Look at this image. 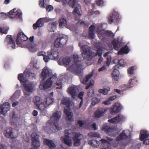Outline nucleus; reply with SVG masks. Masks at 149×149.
I'll use <instances>...</instances> for the list:
<instances>
[{"instance_id":"nucleus-1","label":"nucleus","mask_w":149,"mask_h":149,"mask_svg":"<svg viewBox=\"0 0 149 149\" xmlns=\"http://www.w3.org/2000/svg\"><path fill=\"white\" fill-rule=\"evenodd\" d=\"M62 63L61 62L60 59L58 61L59 65H61L62 63L65 67H67V70L72 72L73 74L78 75L82 82V83L86 84L89 79L93 75V73L90 74L86 76L85 78L83 79L82 71L84 69V67L81 64L80 61L79 60V58L77 55L73 54L72 56V61L70 63L71 60L70 58L67 57L63 58Z\"/></svg>"},{"instance_id":"nucleus-2","label":"nucleus","mask_w":149,"mask_h":149,"mask_svg":"<svg viewBox=\"0 0 149 149\" xmlns=\"http://www.w3.org/2000/svg\"><path fill=\"white\" fill-rule=\"evenodd\" d=\"M68 38L67 36L64 35H60L58 36L54 42V46L47 52V56L45 55L43 56V60L45 62H49L50 59L57 60L58 59L59 54L57 48L65 45Z\"/></svg>"},{"instance_id":"nucleus-3","label":"nucleus","mask_w":149,"mask_h":149,"mask_svg":"<svg viewBox=\"0 0 149 149\" xmlns=\"http://www.w3.org/2000/svg\"><path fill=\"white\" fill-rule=\"evenodd\" d=\"M79 45L81 50L82 51L81 55L83 59L85 61L90 60L92 59L93 56H102V49H106V48H104V45H102L100 43L99 44L100 46L97 48L96 53L91 52L90 47L88 46L84 45L82 42H80Z\"/></svg>"},{"instance_id":"nucleus-4","label":"nucleus","mask_w":149,"mask_h":149,"mask_svg":"<svg viewBox=\"0 0 149 149\" xmlns=\"http://www.w3.org/2000/svg\"><path fill=\"white\" fill-rule=\"evenodd\" d=\"M65 76V75L61 76L59 80L58 79L56 75L54 74L46 80L41 82L40 88L41 86L45 90L49 88L53 85L56 87V88L60 89L62 88V85L63 83L65 81L67 78L66 76L65 78H63Z\"/></svg>"},{"instance_id":"nucleus-5","label":"nucleus","mask_w":149,"mask_h":149,"mask_svg":"<svg viewBox=\"0 0 149 149\" xmlns=\"http://www.w3.org/2000/svg\"><path fill=\"white\" fill-rule=\"evenodd\" d=\"M65 136L61 137V140L67 145L69 146H72V141L71 138V134L74 135L73 138L74 145L75 146H79L80 144V140L83 137L80 133H73L70 130H66L65 131Z\"/></svg>"},{"instance_id":"nucleus-6","label":"nucleus","mask_w":149,"mask_h":149,"mask_svg":"<svg viewBox=\"0 0 149 149\" xmlns=\"http://www.w3.org/2000/svg\"><path fill=\"white\" fill-rule=\"evenodd\" d=\"M62 113L60 111H57L54 112L51 117L50 119L47 123V126L44 129L49 133H51L54 126L58 130L62 129V127L58 124L61 116Z\"/></svg>"},{"instance_id":"nucleus-7","label":"nucleus","mask_w":149,"mask_h":149,"mask_svg":"<svg viewBox=\"0 0 149 149\" xmlns=\"http://www.w3.org/2000/svg\"><path fill=\"white\" fill-rule=\"evenodd\" d=\"M26 76L25 74H19L18 76V79L22 83L24 95L29 96L35 90V85L33 82L30 81L26 79Z\"/></svg>"},{"instance_id":"nucleus-8","label":"nucleus","mask_w":149,"mask_h":149,"mask_svg":"<svg viewBox=\"0 0 149 149\" xmlns=\"http://www.w3.org/2000/svg\"><path fill=\"white\" fill-rule=\"evenodd\" d=\"M33 102L36 104L38 109L42 112L46 108L52 104L54 99L52 97H48L42 101L41 98L38 96L35 97L33 99Z\"/></svg>"},{"instance_id":"nucleus-9","label":"nucleus","mask_w":149,"mask_h":149,"mask_svg":"<svg viewBox=\"0 0 149 149\" xmlns=\"http://www.w3.org/2000/svg\"><path fill=\"white\" fill-rule=\"evenodd\" d=\"M130 132L127 130L123 131L116 138V142L112 139L107 137H106L104 139H102L100 141L103 145L109 143L114 147H116L118 146V141L126 139L128 137V135L130 137Z\"/></svg>"},{"instance_id":"nucleus-10","label":"nucleus","mask_w":149,"mask_h":149,"mask_svg":"<svg viewBox=\"0 0 149 149\" xmlns=\"http://www.w3.org/2000/svg\"><path fill=\"white\" fill-rule=\"evenodd\" d=\"M61 103L66 106L64 110V112L66 116V119L71 122L73 121V114L71 110L74 107L73 102L70 100L69 98L65 97L63 99Z\"/></svg>"},{"instance_id":"nucleus-11","label":"nucleus","mask_w":149,"mask_h":149,"mask_svg":"<svg viewBox=\"0 0 149 149\" xmlns=\"http://www.w3.org/2000/svg\"><path fill=\"white\" fill-rule=\"evenodd\" d=\"M59 2H62L65 4H68L72 7H75L73 11L74 17L75 20H79L81 15L80 6L76 2V0H55Z\"/></svg>"},{"instance_id":"nucleus-12","label":"nucleus","mask_w":149,"mask_h":149,"mask_svg":"<svg viewBox=\"0 0 149 149\" xmlns=\"http://www.w3.org/2000/svg\"><path fill=\"white\" fill-rule=\"evenodd\" d=\"M102 130L109 135L113 137H115L118 134L116 127H110L107 124H104L103 125Z\"/></svg>"},{"instance_id":"nucleus-13","label":"nucleus","mask_w":149,"mask_h":149,"mask_svg":"<svg viewBox=\"0 0 149 149\" xmlns=\"http://www.w3.org/2000/svg\"><path fill=\"white\" fill-rule=\"evenodd\" d=\"M52 70L47 67H45L42 70L40 76L42 81H44L48 77L53 76Z\"/></svg>"},{"instance_id":"nucleus-14","label":"nucleus","mask_w":149,"mask_h":149,"mask_svg":"<svg viewBox=\"0 0 149 149\" xmlns=\"http://www.w3.org/2000/svg\"><path fill=\"white\" fill-rule=\"evenodd\" d=\"M28 37L22 32L19 33L17 34V37L16 42L18 46L22 47L25 44V41L28 39Z\"/></svg>"},{"instance_id":"nucleus-15","label":"nucleus","mask_w":149,"mask_h":149,"mask_svg":"<svg viewBox=\"0 0 149 149\" xmlns=\"http://www.w3.org/2000/svg\"><path fill=\"white\" fill-rule=\"evenodd\" d=\"M8 14V17L10 18H15L21 19L22 18V14L21 10L16 8L10 11Z\"/></svg>"},{"instance_id":"nucleus-16","label":"nucleus","mask_w":149,"mask_h":149,"mask_svg":"<svg viewBox=\"0 0 149 149\" xmlns=\"http://www.w3.org/2000/svg\"><path fill=\"white\" fill-rule=\"evenodd\" d=\"M10 106L8 102H6L3 103L0 106V114L4 116H6L8 112L10 110Z\"/></svg>"},{"instance_id":"nucleus-17","label":"nucleus","mask_w":149,"mask_h":149,"mask_svg":"<svg viewBox=\"0 0 149 149\" xmlns=\"http://www.w3.org/2000/svg\"><path fill=\"white\" fill-rule=\"evenodd\" d=\"M122 108V105L120 104L116 103L109 109L110 113L112 115H114L118 113Z\"/></svg>"},{"instance_id":"nucleus-18","label":"nucleus","mask_w":149,"mask_h":149,"mask_svg":"<svg viewBox=\"0 0 149 149\" xmlns=\"http://www.w3.org/2000/svg\"><path fill=\"white\" fill-rule=\"evenodd\" d=\"M32 137V145L35 148H38L40 145V143L39 141V136L36 133H33L31 135Z\"/></svg>"},{"instance_id":"nucleus-19","label":"nucleus","mask_w":149,"mask_h":149,"mask_svg":"<svg viewBox=\"0 0 149 149\" xmlns=\"http://www.w3.org/2000/svg\"><path fill=\"white\" fill-rule=\"evenodd\" d=\"M126 117L123 115L120 114L116 117L111 119H109V122L112 123H117L120 122H123L125 120Z\"/></svg>"},{"instance_id":"nucleus-20","label":"nucleus","mask_w":149,"mask_h":149,"mask_svg":"<svg viewBox=\"0 0 149 149\" xmlns=\"http://www.w3.org/2000/svg\"><path fill=\"white\" fill-rule=\"evenodd\" d=\"M78 89L77 87L74 86L69 87L68 90V93L70 95L73 99H75L77 96Z\"/></svg>"},{"instance_id":"nucleus-21","label":"nucleus","mask_w":149,"mask_h":149,"mask_svg":"<svg viewBox=\"0 0 149 149\" xmlns=\"http://www.w3.org/2000/svg\"><path fill=\"white\" fill-rule=\"evenodd\" d=\"M4 135L6 137L14 139L16 137V135L13 131V129L9 127L7 129L3 132Z\"/></svg>"},{"instance_id":"nucleus-22","label":"nucleus","mask_w":149,"mask_h":149,"mask_svg":"<svg viewBox=\"0 0 149 149\" xmlns=\"http://www.w3.org/2000/svg\"><path fill=\"white\" fill-rule=\"evenodd\" d=\"M22 47L27 48L31 52H36L37 50L36 45L33 43H30L29 42L24 46H22Z\"/></svg>"},{"instance_id":"nucleus-23","label":"nucleus","mask_w":149,"mask_h":149,"mask_svg":"<svg viewBox=\"0 0 149 149\" xmlns=\"http://www.w3.org/2000/svg\"><path fill=\"white\" fill-rule=\"evenodd\" d=\"M119 14L118 12H115L109 17L108 22L110 24L115 22H118L119 21Z\"/></svg>"},{"instance_id":"nucleus-24","label":"nucleus","mask_w":149,"mask_h":149,"mask_svg":"<svg viewBox=\"0 0 149 149\" xmlns=\"http://www.w3.org/2000/svg\"><path fill=\"white\" fill-rule=\"evenodd\" d=\"M103 24H96V26L97 27V32L98 33L99 37L101 40H103V37L104 36H103V34H104L103 31H105L103 30L102 29Z\"/></svg>"},{"instance_id":"nucleus-25","label":"nucleus","mask_w":149,"mask_h":149,"mask_svg":"<svg viewBox=\"0 0 149 149\" xmlns=\"http://www.w3.org/2000/svg\"><path fill=\"white\" fill-rule=\"evenodd\" d=\"M5 41L8 43V45L11 47L13 49H15V42L13 41L11 36L9 35L7 36Z\"/></svg>"},{"instance_id":"nucleus-26","label":"nucleus","mask_w":149,"mask_h":149,"mask_svg":"<svg viewBox=\"0 0 149 149\" xmlns=\"http://www.w3.org/2000/svg\"><path fill=\"white\" fill-rule=\"evenodd\" d=\"M149 136V132L145 130H141L140 131V139L143 141L147 138Z\"/></svg>"},{"instance_id":"nucleus-27","label":"nucleus","mask_w":149,"mask_h":149,"mask_svg":"<svg viewBox=\"0 0 149 149\" xmlns=\"http://www.w3.org/2000/svg\"><path fill=\"white\" fill-rule=\"evenodd\" d=\"M58 23L56 21H54L50 22L48 25V29L50 32H54L56 28V25Z\"/></svg>"},{"instance_id":"nucleus-28","label":"nucleus","mask_w":149,"mask_h":149,"mask_svg":"<svg viewBox=\"0 0 149 149\" xmlns=\"http://www.w3.org/2000/svg\"><path fill=\"white\" fill-rule=\"evenodd\" d=\"M119 72L117 69L113 70L111 73L112 79L114 81H117L119 79Z\"/></svg>"},{"instance_id":"nucleus-29","label":"nucleus","mask_w":149,"mask_h":149,"mask_svg":"<svg viewBox=\"0 0 149 149\" xmlns=\"http://www.w3.org/2000/svg\"><path fill=\"white\" fill-rule=\"evenodd\" d=\"M95 26L93 24L91 25L89 28V36L91 39L94 38L95 37Z\"/></svg>"},{"instance_id":"nucleus-30","label":"nucleus","mask_w":149,"mask_h":149,"mask_svg":"<svg viewBox=\"0 0 149 149\" xmlns=\"http://www.w3.org/2000/svg\"><path fill=\"white\" fill-rule=\"evenodd\" d=\"M44 143L45 144L47 145L50 149H54L56 146L55 144L52 140L48 139H44Z\"/></svg>"},{"instance_id":"nucleus-31","label":"nucleus","mask_w":149,"mask_h":149,"mask_svg":"<svg viewBox=\"0 0 149 149\" xmlns=\"http://www.w3.org/2000/svg\"><path fill=\"white\" fill-rule=\"evenodd\" d=\"M27 72L28 73H26L27 71H24L23 74H25L26 75V79H27V78L28 77L29 78L31 79H33L36 78V75L35 73L31 72L29 71H27Z\"/></svg>"},{"instance_id":"nucleus-32","label":"nucleus","mask_w":149,"mask_h":149,"mask_svg":"<svg viewBox=\"0 0 149 149\" xmlns=\"http://www.w3.org/2000/svg\"><path fill=\"white\" fill-rule=\"evenodd\" d=\"M84 94V92L83 91H81L78 94V98L80 99V102L79 103V106H78L76 108V109H78L80 108L81 107V106L83 104V96Z\"/></svg>"},{"instance_id":"nucleus-33","label":"nucleus","mask_w":149,"mask_h":149,"mask_svg":"<svg viewBox=\"0 0 149 149\" xmlns=\"http://www.w3.org/2000/svg\"><path fill=\"white\" fill-rule=\"evenodd\" d=\"M128 47L126 45L124 47L121 48L118 52V55H121L124 54H127L129 52Z\"/></svg>"},{"instance_id":"nucleus-34","label":"nucleus","mask_w":149,"mask_h":149,"mask_svg":"<svg viewBox=\"0 0 149 149\" xmlns=\"http://www.w3.org/2000/svg\"><path fill=\"white\" fill-rule=\"evenodd\" d=\"M103 32L104 33V34H103V36H104L103 37V39L106 36L113 38L115 36V34L110 31L107 30Z\"/></svg>"},{"instance_id":"nucleus-35","label":"nucleus","mask_w":149,"mask_h":149,"mask_svg":"<svg viewBox=\"0 0 149 149\" xmlns=\"http://www.w3.org/2000/svg\"><path fill=\"white\" fill-rule=\"evenodd\" d=\"M88 143L92 146L96 148H97L100 145L99 141L95 140H89L88 142Z\"/></svg>"},{"instance_id":"nucleus-36","label":"nucleus","mask_w":149,"mask_h":149,"mask_svg":"<svg viewBox=\"0 0 149 149\" xmlns=\"http://www.w3.org/2000/svg\"><path fill=\"white\" fill-rule=\"evenodd\" d=\"M49 0H40L39 1V6L41 8H44L46 5L49 3Z\"/></svg>"},{"instance_id":"nucleus-37","label":"nucleus","mask_w":149,"mask_h":149,"mask_svg":"<svg viewBox=\"0 0 149 149\" xmlns=\"http://www.w3.org/2000/svg\"><path fill=\"white\" fill-rule=\"evenodd\" d=\"M43 24V22L41 20H40L39 19L37 21L36 24H33V29H36L38 27L42 26Z\"/></svg>"},{"instance_id":"nucleus-38","label":"nucleus","mask_w":149,"mask_h":149,"mask_svg":"<svg viewBox=\"0 0 149 149\" xmlns=\"http://www.w3.org/2000/svg\"><path fill=\"white\" fill-rule=\"evenodd\" d=\"M38 61L37 58L36 57L33 58L31 61V63L33 64V67L37 69L40 68L38 62Z\"/></svg>"},{"instance_id":"nucleus-39","label":"nucleus","mask_w":149,"mask_h":149,"mask_svg":"<svg viewBox=\"0 0 149 149\" xmlns=\"http://www.w3.org/2000/svg\"><path fill=\"white\" fill-rule=\"evenodd\" d=\"M110 90V88L108 87L107 88L100 89L98 91L100 93L103 94L105 95H107L108 94L109 92V91Z\"/></svg>"},{"instance_id":"nucleus-40","label":"nucleus","mask_w":149,"mask_h":149,"mask_svg":"<svg viewBox=\"0 0 149 149\" xmlns=\"http://www.w3.org/2000/svg\"><path fill=\"white\" fill-rule=\"evenodd\" d=\"M66 20L63 18H61L59 19V26L62 27H63L66 24Z\"/></svg>"},{"instance_id":"nucleus-41","label":"nucleus","mask_w":149,"mask_h":149,"mask_svg":"<svg viewBox=\"0 0 149 149\" xmlns=\"http://www.w3.org/2000/svg\"><path fill=\"white\" fill-rule=\"evenodd\" d=\"M108 109L109 108L103 107L100 108L98 109L100 113L103 116L105 113L107 112Z\"/></svg>"},{"instance_id":"nucleus-42","label":"nucleus","mask_w":149,"mask_h":149,"mask_svg":"<svg viewBox=\"0 0 149 149\" xmlns=\"http://www.w3.org/2000/svg\"><path fill=\"white\" fill-rule=\"evenodd\" d=\"M88 136L91 137H100V135L97 132H91L88 134Z\"/></svg>"},{"instance_id":"nucleus-43","label":"nucleus","mask_w":149,"mask_h":149,"mask_svg":"<svg viewBox=\"0 0 149 149\" xmlns=\"http://www.w3.org/2000/svg\"><path fill=\"white\" fill-rule=\"evenodd\" d=\"M100 99L96 97H93L92 100V104L93 105H95L99 102Z\"/></svg>"},{"instance_id":"nucleus-44","label":"nucleus","mask_w":149,"mask_h":149,"mask_svg":"<svg viewBox=\"0 0 149 149\" xmlns=\"http://www.w3.org/2000/svg\"><path fill=\"white\" fill-rule=\"evenodd\" d=\"M136 68V66H133L128 69V72L129 74L132 75L134 74V70Z\"/></svg>"},{"instance_id":"nucleus-45","label":"nucleus","mask_w":149,"mask_h":149,"mask_svg":"<svg viewBox=\"0 0 149 149\" xmlns=\"http://www.w3.org/2000/svg\"><path fill=\"white\" fill-rule=\"evenodd\" d=\"M9 30V28L8 27L2 28L0 27V33L4 34H6Z\"/></svg>"},{"instance_id":"nucleus-46","label":"nucleus","mask_w":149,"mask_h":149,"mask_svg":"<svg viewBox=\"0 0 149 149\" xmlns=\"http://www.w3.org/2000/svg\"><path fill=\"white\" fill-rule=\"evenodd\" d=\"M94 85V81L93 80H90L89 84H87L86 88V89H87L89 88H92Z\"/></svg>"},{"instance_id":"nucleus-47","label":"nucleus","mask_w":149,"mask_h":149,"mask_svg":"<svg viewBox=\"0 0 149 149\" xmlns=\"http://www.w3.org/2000/svg\"><path fill=\"white\" fill-rule=\"evenodd\" d=\"M17 116L15 113H13L12 116V117L10 119V121L12 123H14L16 121L17 118Z\"/></svg>"},{"instance_id":"nucleus-48","label":"nucleus","mask_w":149,"mask_h":149,"mask_svg":"<svg viewBox=\"0 0 149 149\" xmlns=\"http://www.w3.org/2000/svg\"><path fill=\"white\" fill-rule=\"evenodd\" d=\"M114 49L116 50H118L119 49V47H118V44L117 43L115 40H113L112 41Z\"/></svg>"},{"instance_id":"nucleus-49","label":"nucleus","mask_w":149,"mask_h":149,"mask_svg":"<svg viewBox=\"0 0 149 149\" xmlns=\"http://www.w3.org/2000/svg\"><path fill=\"white\" fill-rule=\"evenodd\" d=\"M102 116L97 109L95 112L94 116L95 118H99Z\"/></svg>"},{"instance_id":"nucleus-50","label":"nucleus","mask_w":149,"mask_h":149,"mask_svg":"<svg viewBox=\"0 0 149 149\" xmlns=\"http://www.w3.org/2000/svg\"><path fill=\"white\" fill-rule=\"evenodd\" d=\"M52 19L49 18L47 17H45L40 18V20H41L44 23V22H49L52 20Z\"/></svg>"},{"instance_id":"nucleus-51","label":"nucleus","mask_w":149,"mask_h":149,"mask_svg":"<svg viewBox=\"0 0 149 149\" xmlns=\"http://www.w3.org/2000/svg\"><path fill=\"white\" fill-rule=\"evenodd\" d=\"M111 60V56H108L107 58L106 63L107 66H109L110 65Z\"/></svg>"},{"instance_id":"nucleus-52","label":"nucleus","mask_w":149,"mask_h":149,"mask_svg":"<svg viewBox=\"0 0 149 149\" xmlns=\"http://www.w3.org/2000/svg\"><path fill=\"white\" fill-rule=\"evenodd\" d=\"M7 14L1 12L0 13V19L2 20L6 18Z\"/></svg>"},{"instance_id":"nucleus-53","label":"nucleus","mask_w":149,"mask_h":149,"mask_svg":"<svg viewBox=\"0 0 149 149\" xmlns=\"http://www.w3.org/2000/svg\"><path fill=\"white\" fill-rule=\"evenodd\" d=\"M132 87V86H129L127 84H124L122 86L121 88L123 89V90H127Z\"/></svg>"},{"instance_id":"nucleus-54","label":"nucleus","mask_w":149,"mask_h":149,"mask_svg":"<svg viewBox=\"0 0 149 149\" xmlns=\"http://www.w3.org/2000/svg\"><path fill=\"white\" fill-rule=\"evenodd\" d=\"M94 90L93 88H92L88 92V97H92L94 95Z\"/></svg>"},{"instance_id":"nucleus-55","label":"nucleus","mask_w":149,"mask_h":149,"mask_svg":"<svg viewBox=\"0 0 149 149\" xmlns=\"http://www.w3.org/2000/svg\"><path fill=\"white\" fill-rule=\"evenodd\" d=\"M46 9L47 11V12H49L53 10V7L52 5H49L46 6Z\"/></svg>"},{"instance_id":"nucleus-56","label":"nucleus","mask_w":149,"mask_h":149,"mask_svg":"<svg viewBox=\"0 0 149 149\" xmlns=\"http://www.w3.org/2000/svg\"><path fill=\"white\" fill-rule=\"evenodd\" d=\"M15 149H22V146L20 143H18L16 145L14 146Z\"/></svg>"},{"instance_id":"nucleus-57","label":"nucleus","mask_w":149,"mask_h":149,"mask_svg":"<svg viewBox=\"0 0 149 149\" xmlns=\"http://www.w3.org/2000/svg\"><path fill=\"white\" fill-rule=\"evenodd\" d=\"M107 67L105 65H103L98 70L99 72L105 71L107 70Z\"/></svg>"},{"instance_id":"nucleus-58","label":"nucleus","mask_w":149,"mask_h":149,"mask_svg":"<svg viewBox=\"0 0 149 149\" xmlns=\"http://www.w3.org/2000/svg\"><path fill=\"white\" fill-rule=\"evenodd\" d=\"M80 19H79L80 20ZM78 21V22H77V24L79 23L81 25H83L85 26H88V24L87 23H86L83 21H81L80 20H77Z\"/></svg>"},{"instance_id":"nucleus-59","label":"nucleus","mask_w":149,"mask_h":149,"mask_svg":"<svg viewBox=\"0 0 149 149\" xmlns=\"http://www.w3.org/2000/svg\"><path fill=\"white\" fill-rule=\"evenodd\" d=\"M103 3L104 2L102 0H99L97 2V4L100 6H102L103 5Z\"/></svg>"},{"instance_id":"nucleus-60","label":"nucleus","mask_w":149,"mask_h":149,"mask_svg":"<svg viewBox=\"0 0 149 149\" xmlns=\"http://www.w3.org/2000/svg\"><path fill=\"white\" fill-rule=\"evenodd\" d=\"M45 53L43 51H40L38 52L37 54L38 56H42L43 57L45 55Z\"/></svg>"},{"instance_id":"nucleus-61","label":"nucleus","mask_w":149,"mask_h":149,"mask_svg":"<svg viewBox=\"0 0 149 149\" xmlns=\"http://www.w3.org/2000/svg\"><path fill=\"white\" fill-rule=\"evenodd\" d=\"M102 103L105 105H108L111 104V102H110L108 99L107 100L103 102Z\"/></svg>"},{"instance_id":"nucleus-62","label":"nucleus","mask_w":149,"mask_h":149,"mask_svg":"<svg viewBox=\"0 0 149 149\" xmlns=\"http://www.w3.org/2000/svg\"><path fill=\"white\" fill-rule=\"evenodd\" d=\"M117 97V96L116 95H114L110 97L108 99H109L110 102H111V101H113Z\"/></svg>"},{"instance_id":"nucleus-63","label":"nucleus","mask_w":149,"mask_h":149,"mask_svg":"<svg viewBox=\"0 0 149 149\" xmlns=\"http://www.w3.org/2000/svg\"><path fill=\"white\" fill-rule=\"evenodd\" d=\"M100 58H99L97 63L98 64H100L104 60L103 58L102 57V56H99Z\"/></svg>"},{"instance_id":"nucleus-64","label":"nucleus","mask_w":149,"mask_h":149,"mask_svg":"<svg viewBox=\"0 0 149 149\" xmlns=\"http://www.w3.org/2000/svg\"><path fill=\"white\" fill-rule=\"evenodd\" d=\"M143 143L144 144L148 145L149 144V139H146L144 140Z\"/></svg>"}]
</instances>
